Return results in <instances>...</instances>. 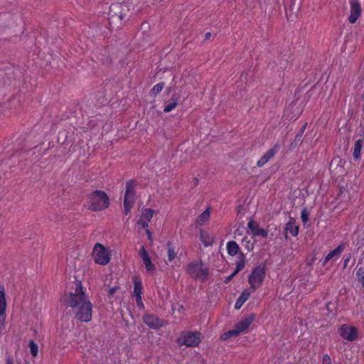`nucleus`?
Here are the masks:
<instances>
[{"instance_id": "nucleus-1", "label": "nucleus", "mask_w": 364, "mask_h": 364, "mask_svg": "<svg viewBox=\"0 0 364 364\" xmlns=\"http://www.w3.org/2000/svg\"><path fill=\"white\" fill-rule=\"evenodd\" d=\"M61 302L66 307L71 309L75 318L82 322L92 320V304L85 294L81 282L77 281L75 289L70 293H64Z\"/></svg>"}, {"instance_id": "nucleus-2", "label": "nucleus", "mask_w": 364, "mask_h": 364, "mask_svg": "<svg viewBox=\"0 0 364 364\" xmlns=\"http://www.w3.org/2000/svg\"><path fill=\"white\" fill-rule=\"evenodd\" d=\"M88 207L92 211H102L107 209L110 200L107 193L100 190L92 191L88 197Z\"/></svg>"}, {"instance_id": "nucleus-3", "label": "nucleus", "mask_w": 364, "mask_h": 364, "mask_svg": "<svg viewBox=\"0 0 364 364\" xmlns=\"http://www.w3.org/2000/svg\"><path fill=\"white\" fill-rule=\"evenodd\" d=\"M186 272L195 280L199 279L204 282L209 275V268L204 266L202 260H197L191 262L187 265Z\"/></svg>"}, {"instance_id": "nucleus-4", "label": "nucleus", "mask_w": 364, "mask_h": 364, "mask_svg": "<svg viewBox=\"0 0 364 364\" xmlns=\"http://www.w3.org/2000/svg\"><path fill=\"white\" fill-rule=\"evenodd\" d=\"M266 277V265L259 264L255 267L248 277V282L252 291H255L263 283Z\"/></svg>"}, {"instance_id": "nucleus-5", "label": "nucleus", "mask_w": 364, "mask_h": 364, "mask_svg": "<svg viewBox=\"0 0 364 364\" xmlns=\"http://www.w3.org/2000/svg\"><path fill=\"white\" fill-rule=\"evenodd\" d=\"M135 187L136 183L134 181L129 180L127 181L126 191L123 201L124 213L126 215L130 213L134 203Z\"/></svg>"}, {"instance_id": "nucleus-6", "label": "nucleus", "mask_w": 364, "mask_h": 364, "mask_svg": "<svg viewBox=\"0 0 364 364\" xmlns=\"http://www.w3.org/2000/svg\"><path fill=\"white\" fill-rule=\"evenodd\" d=\"M92 257L96 264L106 265L110 261V255L106 247L97 242L95 245L92 250Z\"/></svg>"}, {"instance_id": "nucleus-7", "label": "nucleus", "mask_w": 364, "mask_h": 364, "mask_svg": "<svg viewBox=\"0 0 364 364\" xmlns=\"http://www.w3.org/2000/svg\"><path fill=\"white\" fill-rule=\"evenodd\" d=\"M200 333L198 331L183 332L177 341L179 346H186V347H196L200 344Z\"/></svg>"}, {"instance_id": "nucleus-8", "label": "nucleus", "mask_w": 364, "mask_h": 364, "mask_svg": "<svg viewBox=\"0 0 364 364\" xmlns=\"http://www.w3.org/2000/svg\"><path fill=\"white\" fill-rule=\"evenodd\" d=\"M338 333L341 337L348 341H354L358 338V329L357 327L348 324H342L338 328Z\"/></svg>"}, {"instance_id": "nucleus-9", "label": "nucleus", "mask_w": 364, "mask_h": 364, "mask_svg": "<svg viewBox=\"0 0 364 364\" xmlns=\"http://www.w3.org/2000/svg\"><path fill=\"white\" fill-rule=\"evenodd\" d=\"M138 254L143 262L146 272L154 273L156 271V266L152 262L149 253L144 245L140 247Z\"/></svg>"}, {"instance_id": "nucleus-10", "label": "nucleus", "mask_w": 364, "mask_h": 364, "mask_svg": "<svg viewBox=\"0 0 364 364\" xmlns=\"http://www.w3.org/2000/svg\"><path fill=\"white\" fill-rule=\"evenodd\" d=\"M280 144L276 143L271 149H268L257 161V166L258 167L264 166L269 160H271L279 151Z\"/></svg>"}, {"instance_id": "nucleus-11", "label": "nucleus", "mask_w": 364, "mask_h": 364, "mask_svg": "<svg viewBox=\"0 0 364 364\" xmlns=\"http://www.w3.org/2000/svg\"><path fill=\"white\" fill-rule=\"evenodd\" d=\"M255 318V315L251 314L239 321L233 328L235 333H237V336L245 332L250 327Z\"/></svg>"}, {"instance_id": "nucleus-12", "label": "nucleus", "mask_w": 364, "mask_h": 364, "mask_svg": "<svg viewBox=\"0 0 364 364\" xmlns=\"http://www.w3.org/2000/svg\"><path fill=\"white\" fill-rule=\"evenodd\" d=\"M154 212L155 211L151 208H146L143 209L137 221V224L141 225L142 228H148L149 223L151 222Z\"/></svg>"}, {"instance_id": "nucleus-13", "label": "nucleus", "mask_w": 364, "mask_h": 364, "mask_svg": "<svg viewBox=\"0 0 364 364\" xmlns=\"http://www.w3.org/2000/svg\"><path fill=\"white\" fill-rule=\"evenodd\" d=\"M142 320L144 323L152 329H158L163 326L162 320L154 314H145Z\"/></svg>"}, {"instance_id": "nucleus-14", "label": "nucleus", "mask_w": 364, "mask_h": 364, "mask_svg": "<svg viewBox=\"0 0 364 364\" xmlns=\"http://www.w3.org/2000/svg\"><path fill=\"white\" fill-rule=\"evenodd\" d=\"M350 10L348 21L350 23H355L362 13L360 4L356 1L350 2Z\"/></svg>"}, {"instance_id": "nucleus-15", "label": "nucleus", "mask_w": 364, "mask_h": 364, "mask_svg": "<svg viewBox=\"0 0 364 364\" xmlns=\"http://www.w3.org/2000/svg\"><path fill=\"white\" fill-rule=\"evenodd\" d=\"M345 249L344 244H340L338 247H336L333 250L330 251L328 255L323 259L321 261L322 267L326 266V264L331 259L336 261L341 253L343 252Z\"/></svg>"}, {"instance_id": "nucleus-16", "label": "nucleus", "mask_w": 364, "mask_h": 364, "mask_svg": "<svg viewBox=\"0 0 364 364\" xmlns=\"http://www.w3.org/2000/svg\"><path fill=\"white\" fill-rule=\"evenodd\" d=\"M247 228L250 230L252 234L254 236H261L265 238L268 235V231L264 228H260L259 225L252 220H250L248 222Z\"/></svg>"}, {"instance_id": "nucleus-17", "label": "nucleus", "mask_w": 364, "mask_h": 364, "mask_svg": "<svg viewBox=\"0 0 364 364\" xmlns=\"http://www.w3.org/2000/svg\"><path fill=\"white\" fill-rule=\"evenodd\" d=\"M6 301L4 287H0V325H4L6 321Z\"/></svg>"}, {"instance_id": "nucleus-18", "label": "nucleus", "mask_w": 364, "mask_h": 364, "mask_svg": "<svg viewBox=\"0 0 364 364\" xmlns=\"http://www.w3.org/2000/svg\"><path fill=\"white\" fill-rule=\"evenodd\" d=\"M286 237H287V233H290L293 237H296L299 234V225H296L295 219L290 218L289 220L285 225Z\"/></svg>"}, {"instance_id": "nucleus-19", "label": "nucleus", "mask_w": 364, "mask_h": 364, "mask_svg": "<svg viewBox=\"0 0 364 364\" xmlns=\"http://www.w3.org/2000/svg\"><path fill=\"white\" fill-rule=\"evenodd\" d=\"M199 239L204 247H210L214 242V237L210 235V233L204 230H200Z\"/></svg>"}, {"instance_id": "nucleus-20", "label": "nucleus", "mask_w": 364, "mask_h": 364, "mask_svg": "<svg viewBox=\"0 0 364 364\" xmlns=\"http://www.w3.org/2000/svg\"><path fill=\"white\" fill-rule=\"evenodd\" d=\"M251 292L248 289H245L242 291L239 297L237 298L234 308L237 310L240 309L242 305L249 299Z\"/></svg>"}, {"instance_id": "nucleus-21", "label": "nucleus", "mask_w": 364, "mask_h": 364, "mask_svg": "<svg viewBox=\"0 0 364 364\" xmlns=\"http://www.w3.org/2000/svg\"><path fill=\"white\" fill-rule=\"evenodd\" d=\"M364 140L359 139L356 140L354 144L353 156L355 160H359L361 157V150L363 146Z\"/></svg>"}, {"instance_id": "nucleus-22", "label": "nucleus", "mask_w": 364, "mask_h": 364, "mask_svg": "<svg viewBox=\"0 0 364 364\" xmlns=\"http://www.w3.org/2000/svg\"><path fill=\"white\" fill-rule=\"evenodd\" d=\"M227 251L230 256H235L239 253L240 247L235 241L231 240L227 243Z\"/></svg>"}, {"instance_id": "nucleus-23", "label": "nucleus", "mask_w": 364, "mask_h": 364, "mask_svg": "<svg viewBox=\"0 0 364 364\" xmlns=\"http://www.w3.org/2000/svg\"><path fill=\"white\" fill-rule=\"evenodd\" d=\"M133 283H134V291H133L134 296V297L141 296V295L143 294V292H142L143 287H142L141 281L139 279L135 277L133 279Z\"/></svg>"}, {"instance_id": "nucleus-24", "label": "nucleus", "mask_w": 364, "mask_h": 364, "mask_svg": "<svg viewBox=\"0 0 364 364\" xmlns=\"http://www.w3.org/2000/svg\"><path fill=\"white\" fill-rule=\"evenodd\" d=\"M210 215V208H207L197 218V224L199 225H204L208 221Z\"/></svg>"}, {"instance_id": "nucleus-25", "label": "nucleus", "mask_w": 364, "mask_h": 364, "mask_svg": "<svg viewBox=\"0 0 364 364\" xmlns=\"http://www.w3.org/2000/svg\"><path fill=\"white\" fill-rule=\"evenodd\" d=\"M246 264V257L243 253H240L238 257V260L236 262V267L234 271L235 274H237L239 272L242 270Z\"/></svg>"}, {"instance_id": "nucleus-26", "label": "nucleus", "mask_w": 364, "mask_h": 364, "mask_svg": "<svg viewBox=\"0 0 364 364\" xmlns=\"http://www.w3.org/2000/svg\"><path fill=\"white\" fill-rule=\"evenodd\" d=\"M166 250L168 255V262H171L176 257V252L175 250V247L171 242H168L166 244Z\"/></svg>"}, {"instance_id": "nucleus-27", "label": "nucleus", "mask_w": 364, "mask_h": 364, "mask_svg": "<svg viewBox=\"0 0 364 364\" xmlns=\"http://www.w3.org/2000/svg\"><path fill=\"white\" fill-rule=\"evenodd\" d=\"M29 348H30V353H31V355L33 357H36L38 353V346L34 342V341L31 340L29 341Z\"/></svg>"}, {"instance_id": "nucleus-28", "label": "nucleus", "mask_w": 364, "mask_h": 364, "mask_svg": "<svg viewBox=\"0 0 364 364\" xmlns=\"http://www.w3.org/2000/svg\"><path fill=\"white\" fill-rule=\"evenodd\" d=\"M164 87V82H159L154 86V87L151 90V92L152 95H156L162 91Z\"/></svg>"}, {"instance_id": "nucleus-29", "label": "nucleus", "mask_w": 364, "mask_h": 364, "mask_svg": "<svg viewBox=\"0 0 364 364\" xmlns=\"http://www.w3.org/2000/svg\"><path fill=\"white\" fill-rule=\"evenodd\" d=\"M235 336H237V333H235L234 329H231V330L223 333L220 336V339L223 341H226L232 337H235Z\"/></svg>"}, {"instance_id": "nucleus-30", "label": "nucleus", "mask_w": 364, "mask_h": 364, "mask_svg": "<svg viewBox=\"0 0 364 364\" xmlns=\"http://www.w3.org/2000/svg\"><path fill=\"white\" fill-rule=\"evenodd\" d=\"M178 105L177 100H173V102H171L168 103L164 108V112L166 113L171 112L173 109H174Z\"/></svg>"}, {"instance_id": "nucleus-31", "label": "nucleus", "mask_w": 364, "mask_h": 364, "mask_svg": "<svg viewBox=\"0 0 364 364\" xmlns=\"http://www.w3.org/2000/svg\"><path fill=\"white\" fill-rule=\"evenodd\" d=\"M301 144V135H296L294 141L289 145V148L291 149H293L300 146Z\"/></svg>"}, {"instance_id": "nucleus-32", "label": "nucleus", "mask_w": 364, "mask_h": 364, "mask_svg": "<svg viewBox=\"0 0 364 364\" xmlns=\"http://www.w3.org/2000/svg\"><path fill=\"white\" fill-rule=\"evenodd\" d=\"M356 276L358 278L359 281L361 282L362 286L364 287V269L363 267H360L357 272Z\"/></svg>"}, {"instance_id": "nucleus-33", "label": "nucleus", "mask_w": 364, "mask_h": 364, "mask_svg": "<svg viewBox=\"0 0 364 364\" xmlns=\"http://www.w3.org/2000/svg\"><path fill=\"white\" fill-rule=\"evenodd\" d=\"M135 299L138 307L141 309L144 308V305L142 301V296H136Z\"/></svg>"}, {"instance_id": "nucleus-34", "label": "nucleus", "mask_w": 364, "mask_h": 364, "mask_svg": "<svg viewBox=\"0 0 364 364\" xmlns=\"http://www.w3.org/2000/svg\"><path fill=\"white\" fill-rule=\"evenodd\" d=\"M323 364H331V358L328 354L323 356Z\"/></svg>"}, {"instance_id": "nucleus-35", "label": "nucleus", "mask_w": 364, "mask_h": 364, "mask_svg": "<svg viewBox=\"0 0 364 364\" xmlns=\"http://www.w3.org/2000/svg\"><path fill=\"white\" fill-rule=\"evenodd\" d=\"M301 220L304 223H306L309 220V215L306 210H303L301 213Z\"/></svg>"}, {"instance_id": "nucleus-36", "label": "nucleus", "mask_w": 364, "mask_h": 364, "mask_svg": "<svg viewBox=\"0 0 364 364\" xmlns=\"http://www.w3.org/2000/svg\"><path fill=\"white\" fill-rule=\"evenodd\" d=\"M237 274H235V272H233L230 275H229L228 277H227L225 280H224V283L225 284H228L229 283L233 278Z\"/></svg>"}, {"instance_id": "nucleus-37", "label": "nucleus", "mask_w": 364, "mask_h": 364, "mask_svg": "<svg viewBox=\"0 0 364 364\" xmlns=\"http://www.w3.org/2000/svg\"><path fill=\"white\" fill-rule=\"evenodd\" d=\"M144 230L146 232V234L147 235V237H148L149 240L150 242H152V234H151V231L148 229V228H144Z\"/></svg>"}, {"instance_id": "nucleus-38", "label": "nucleus", "mask_w": 364, "mask_h": 364, "mask_svg": "<svg viewBox=\"0 0 364 364\" xmlns=\"http://www.w3.org/2000/svg\"><path fill=\"white\" fill-rule=\"evenodd\" d=\"M117 287H112L109 289L108 296H112L116 291Z\"/></svg>"}, {"instance_id": "nucleus-39", "label": "nucleus", "mask_w": 364, "mask_h": 364, "mask_svg": "<svg viewBox=\"0 0 364 364\" xmlns=\"http://www.w3.org/2000/svg\"><path fill=\"white\" fill-rule=\"evenodd\" d=\"M350 255H349L348 257H346V259H344V262H343V266L344 267H346L348 264V262L350 261Z\"/></svg>"}, {"instance_id": "nucleus-40", "label": "nucleus", "mask_w": 364, "mask_h": 364, "mask_svg": "<svg viewBox=\"0 0 364 364\" xmlns=\"http://www.w3.org/2000/svg\"><path fill=\"white\" fill-rule=\"evenodd\" d=\"M6 364H14L13 359L11 358H7Z\"/></svg>"}, {"instance_id": "nucleus-41", "label": "nucleus", "mask_w": 364, "mask_h": 364, "mask_svg": "<svg viewBox=\"0 0 364 364\" xmlns=\"http://www.w3.org/2000/svg\"><path fill=\"white\" fill-rule=\"evenodd\" d=\"M210 36H211V33L210 32H207L205 33V39L206 40L209 39L210 38Z\"/></svg>"}, {"instance_id": "nucleus-42", "label": "nucleus", "mask_w": 364, "mask_h": 364, "mask_svg": "<svg viewBox=\"0 0 364 364\" xmlns=\"http://www.w3.org/2000/svg\"><path fill=\"white\" fill-rule=\"evenodd\" d=\"M193 181H194L195 186H197L198 184V178L195 177L193 178Z\"/></svg>"}, {"instance_id": "nucleus-43", "label": "nucleus", "mask_w": 364, "mask_h": 364, "mask_svg": "<svg viewBox=\"0 0 364 364\" xmlns=\"http://www.w3.org/2000/svg\"><path fill=\"white\" fill-rule=\"evenodd\" d=\"M304 134V129H301L299 133H298L296 135H301V138L302 137V135Z\"/></svg>"}, {"instance_id": "nucleus-44", "label": "nucleus", "mask_w": 364, "mask_h": 364, "mask_svg": "<svg viewBox=\"0 0 364 364\" xmlns=\"http://www.w3.org/2000/svg\"><path fill=\"white\" fill-rule=\"evenodd\" d=\"M304 134V129H301L299 133H298L296 135H301V138L302 137V135Z\"/></svg>"}, {"instance_id": "nucleus-45", "label": "nucleus", "mask_w": 364, "mask_h": 364, "mask_svg": "<svg viewBox=\"0 0 364 364\" xmlns=\"http://www.w3.org/2000/svg\"><path fill=\"white\" fill-rule=\"evenodd\" d=\"M305 128H306V124H305V125L301 128V129H304H304H305Z\"/></svg>"}, {"instance_id": "nucleus-46", "label": "nucleus", "mask_w": 364, "mask_h": 364, "mask_svg": "<svg viewBox=\"0 0 364 364\" xmlns=\"http://www.w3.org/2000/svg\"><path fill=\"white\" fill-rule=\"evenodd\" d=\"M363 269H364V267L363 268Z\"/></svg>"}]
</instances>
